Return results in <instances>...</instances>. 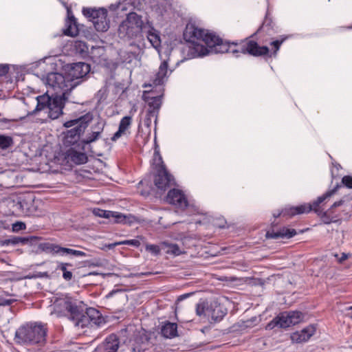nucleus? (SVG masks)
Returning <instances> with one entry per match:
<instances>
[{"label": "nucleus", "mask_w": 352, "mask_h": 352, "mask_svg": "<svg viewBox=\"0 0 352 352\" xmlns=\"http://www.w3.org/2000/svg\"><path fill=\"white\" fill-rule=\"evenodd\" d=\"M90 72V65L87 63L78 62L73 63L67 69L65 74L52 72L49 73L43 79L46 86L54 91L50 96L48 89L45 94L38 96L35 99L28 98L24 100V104L30 105L32 102H36V107L27 109L25 117L20 118L21 120L36 116L44 112L51 119H56L63 114L65 102L67 99V94L78 86L80 79L85 76Z\"/></svg>", "instance_id": "f257e3e1"}, {"label": "nucleus", "mask_w": 352, "mask_h": 352, "mask_svg": "<svg viewBox=\"0 0 352 352\" xmlns=\"http://www.w3.org/2000/svg\"><path fill=\"white\" fill-rule=\"evenodd\" d=\"M187 34L190 35L189 40L192 44L190 51L192 58L226 52L231 53L235 57H239L241 54L259 56L269 53L267 47H261L255 41H245L239 43H226L214 33L194 26L187 28L186 35Z\"/></svg>", "instance_id": "f03ea898"}, {"label": "nucleus", "mask_w": 352, "mask_h": 352, "mask_svg": "<svg viewBox=\"0 0 352 352\" xmlns=\"http://www.w3.org/2000/svg\"><path fill=\"white\" fill-rule=\"evenodd\" d=\"M146 19L135 12H129L126 18L118 27V36L123 40H131L141 38L145 28Z\"/></svg>", "instance_id": "7ed1b4c3"}, {"label": "nucleus", "mask_w": 352, "mask_h": 352, "mask_svg": "<svg viewBox=\"0 0 352 352\" xmlns=\"http://www.w3.org/2000/svg\"><path fill=\"white\" fill-rule=\"evenodd\" d=\"M47 327L41 323L26 324L18 329L15 338L18 342L43 344L46 340Z\"/></svg>", "instance_id": "20e7f679"}, {"label": "nucleus", "mask_w": 352, "mask_h": 352, "mask_svg": "<svg viewBox=\"0 0 352 352\" xmlns=\"http://www.w3.org/2000/svg\"><path fill=\"white\" fill-rule=\"evenodd\" d=\"M88 117L81 116L78 119L71 120L64 123L66 128L72 127L68 130L64 137L63 144L65 148L76 146V145H82V142H80V135L87 126L89 121Z\"/></svg>", "instance_id": "39448f33"}, {"label": "nucleus", "mask_w": 352, "mask_h": 352, "mask_svg": "<svg viewBox=\"0 0 352 352\" xmlns=\"http://www.w3.org/2000/svg\"><path fill=\"white\" fill-rule=\"evenodd\" d=\"M58 305L67 311L69 319L78 329L83 330L86 327L91 328L90 317L88 316L87 311L84 312L83 309L77 306L75 302L63 299L60 300Z\"/></svg>", "instance_id": "423d86ee"}, {"label": "nucleus", "mask_w": 352, "mask_h": 352, "mask_svg": "<svg viewBox=\"0 0 352 352\" xmlns=\"http://www.w3.org/2000/svg\"><path fill=\"white\" fill-rule=\"evenodd\" d=\"M87 160L88 157L85 153L83 144L65 148L57 157L58 162L64 163L68 166H71L72 164H83L87 162Z\"/></svg>", "instance_id": "0eeeda50"}, {"label": "nucleus", "mask_w": 352, "mask_h": 352, "mask_svg": "<svg viewBox=\"0 0 352 352\" xmlns=\"http://www.w3.org/2000/svg\"><path fill=\"white\" fill-rule=\"evenodd\" d=\"M82 14L93 23L98 32H106L109 28V20L107 19V11L104 8H84Z\"/></svg>", "instance_id": "6e6552de"}, {"label": "nucleus", "mask_w": 352, "mask_h": 352, "mask_svg": "<svg viewBox=\"0 0 352 352\" xmlns=\"http://www.w3.org/2000/svg\"><path fill=\"white\" fill-rule=\"evenodd\" d=\"M339 186H337L336 188L334 189H332L331 190H329L326 193H324L322 196L319 197L316 201H315L312 205L310 204H304L300 205L296 207L290 208L287 211H285L284 214H288L290 216H294L296 214H304V213H308L312 210L315 211V212L318 213V214H320L321 210L319 207L320 204L323 202L325 199L331 197L332 195H333L336 192V189L338 188Z\"/></svg>", "instance_id": "1a4fd4ad"}, {"label": "nucleus", "mask_w": 352, "mask_h": 352, "mask_svg": "<svg viewBox=\"0 0 352 352\" xmlns=\"http://www.w3.org/2000/svg\"><path fill=\"white\" fill-rule=\"evenodd\" d=\"M170 60V58L168 57V58L163 59L162 61L157 72L154 74L152 78V84H145L144 85V87L148 86L151 87L153 85L157 86L164 85L167 80L169 76L172 73V69H168V62Z\"/></svg>", "instance_id": "9d476101"}, {"label": "nucleus", "mask_w": 352, "mask_h": 352, "mask_svg": "<svg viewBox=\"0 0 352 352\" xmlns=\"http://www.w3.org/2000/svg\"><path fill=\"white\" fill-rule=\"evenodd\" d=\"M143 33L146 34V36L151 46L155 48L158 52L160 56H162L160 51L161 46L160 32L154 28L153 22L147 17H146V25L145 28L143 30ZM161 58H162V57Z\"/></svg>", "instance_id": "9b49d317"}, {"label": "nucleus", "mask_w": 352, "mask_h": 352, "mask_svg": "<svg viewBox=\"0 0 352 352\" xmlns=\"http://www.w3.org/2000/svg\"><path fill=\"white\" fill-rule=\"evenodd\" d=\"M166 200L168 204L182 210L188 206V201L186 195L179 189H170L166 197Z\"/></svg>", "instance_id": "f8f14e48"}, {"label": "nucleus", "mask_w": 352, "mask_h": 352, "mask_svg": "<svg viewBox=\"0 0 352 352\" xmlns=\"http://www.w3.org/2000/svg\"><path fill=\"white\" fill-rule=\"evenodd\" d=\"M151 170L153 172V176H170L157 148L154 151L151 163Z\"/></svg>", "instance_id": "ddd939ff"}, {"label": "nucleus", "mask_w": 352, "mask_h": 352, "mask_svg": "<svg viewBox=\"0 0 352 352\" xmlns=\"http://www.w3.org/2000/svg\"><path fill=\"white\" fill-rule=\"evenodd\" d=\"M143 97L148 103L149 115L155 118V123L156 124L158 111L162 104V96H151L149 92L145 91Z\"/></svg>", "instance_id": "4468645a"}, {"label": "nucleus", "mask_w": 352, "mask_h": 352, "mask_svg": "<svg viewBox=\"0 0 352 352\" xmlns=\"http://www.w3.org/2000/svg\"><path fill=\"white\" fill-rule=\"evenodd\" d=\"M107 298L110 299L112 305L118 309L122 307L128 301V296L124 290H113L107 295Z\"/></svg>", "instance_id": "2eb2a0df"}, {"label": "nucleus", "mask_w": 352, "mask_h": 352, "mask_svg": "<svg viewBox=\"0 0 352 352\" xmlns=\"http://www.w3.org/2000/svg\"><path fill=\"white\" fill-rule=\"evenodd\" d=\"M102 217L106 219L113 218L114 223L131 224L135 221L136 219L131 214L125 215L118 212L104 210L102 214Z\"/></svg>", "instance_id": "dca6fc26"}, {"label": "nucleus", "mask_w": 352, "mask_h": 352, "mask_svg": "<svg viewBox=\"0 0 352 352\" xmlns=\"http://www.w3.org/2000/svg\"><path fill=\"white\" fill-rule=\"evenodd\" d=\"M315 332L316 327L314 325H309L301 331L294 332L290 338L292 342L302 343L309 340Z\"/></svg>", "instance_id": "f3484780"}, {"label": "nucleus", "mask_w": 352, "mask_h": 352, "mask_svg": "<svg viewBox=\"0 0 352 352\" xmlns=\"http://www.w3.org/2000/svg\"><path fill=\"white\" fill-rule=\"evenodd\" d=\"M227 314L226 309L217 301L211 302L208 309V317L214 321H220Z\"/></svg>", "instance_id": "a211bd4d"}, {"label": "nucleus", "mask_w": 352, "mask_h": 352, "mask_svg": "<svg viewBox=\"0 0 352 352\" xmlns=\"http://www.w3.org/2000/svg\"><path fill=\"white\" fill-rule=\"evenodd\" d=\"M132 124L131 116L123 117L119 124L118 130L113 134L111 140L113 142L117 141L122 135H128L130 134L129 129Z\"/></svg>", "instance_id": "6ab92c4d"}, {"label": "nucleus", "mask_w": 352, "mask_h": 352, "mask_svg": "<svg viewBox=\"0 0 352 352\" xmlns=\"http://www.w3.org/2000/svg\"><path fill=\"white\" fill-rule=\"evenodd\" d=\"M296 234V231L294 229H289L283 228L279 231H267L266 233V238L277 239L279 238L290 239Z\"/></svg>", "instance_id": "aec40b11"}, {"label": "nucleus", "mask_w": 352, "mask_h": 352, "mask_svg": "<svg viewBox=\"0 0 352 352\" xmlns=\"http://www.w3.org/2000/svg\"><path fill=\"white\" fill-rule=\"evenodd\" d=\"M65 25L66 28L64 30L65 35L74 36L78 34V30L76 19L69 9H67V19L66 20Z\"/></svg>", "instance_id": "412c9836"}, {"label": "nucleus", "mask_w": 352, "mask_h": 352, "mask_svg": "<svg viewBox=\"0 0 352 352\" xmlns=\"http://www.w3.org/2000/svg\"><path fill=\"white\" fill-rule=\"evenodd\" d=\"M0 186H3L6 188H20V187H45V188H53V184H50L49 182H45L41 184H33L31 182H25L23 183L19 181V177H16V182L14 184H1Z\"/></svg>", "instance_id": "4be33fe9"}, {"label": "nucleus", "mask_w": 352, "mask_h": 352, "mask_svg": "<svg viewBox=\"0 0 352 352\" xmlns=\"http://www.w3.org/2000/svg\"><path fill=\"white\" fill-rule=\"evenodd\" d=\"M104 123L98 122L94 127V130L89 134L87 138L83 140L82 143L84 144H89L98 140L101 135L102 132L104 129Z\"/></svg>", "instance_id": "5701e85b"}, {"label": "nucleus", "mask_w": 352, "mask_h": 352, "mask_svg": "<svg viewBox=\"0 0 352 352\" xmlns=\"http://www.w3.org/2000/svg\"><path fill=\"white\" fill-rule=\"evenodd\" d=\"M119 347V340L115 335H111L105 340L103 345L99 348L104 352H117Z\"/></svg>", "instance_id": "b1692460"}, {"label": "nucleus", "mask_w": 352, "mask_h": 352, "mask_svg": "<svg viewBox=\"0 0 352 352\" xmlns=\"http://www.w3.org/2000/svg\"><path fill=\"white\" fill-rule=\"evenodd\" d=\"M88 316L90 317L91 328L98 327L104 324V320L100 313L94 308L87 309Z\"/></svg>", "instance_id": "393cba45"}, {"label": "nucleus", "mask_w": 352, "mask_h": 352, "mask_svg": "<svg viewBox=\"0 0 352 352\" xmlns=\"http://www.w3.org/2000/svg\"><path fill=\"white\" fill-rule=\"evenodd\" d=\"M71 49L75 54H79L83 57L87 56L89 53V47L87 43L82 41H74L69 43Z\"/></svg>", "instance_id": "a878e982"}, {"label": "nucleus", "mask_w": 352, "mask_h": 352, "mask_svg": "<svg viewBox=\"0 0 352 352\" xmlns=\"http://www.w3.org/2000/svg\"><path fill=\"white\" fill-rule=\"evenodd\" d=\"M161 334L166 338H173L177 336L176 323L166 322L161 328Z\"/></svg>", "instance_id": "bb28decb"}, {"label": "nucleus", "mask_w": 352, "mask_h": 352, "mask_svg": "<svg viewBox=\"0 0 352 352\" xmlns=\"http://www.w3.org/2000/svg\"><path fill=\"white\" fill-rule=\"evenodd\" d=\"M289 319L288 318L287 312H283L280 314L278 316L275 318L269 324L271 329L274 327H279L280 328H287L290 327L292 323H289Z\"/></svg>", "instance_id": "cd10ccee"}, {"label": "nucleus", "mask_w": 352, "mask_h": 352, "mask_svg": "<svg viewBox=\"0 0 352 352\" xmlns=\"http://www.w3.org/2000/svg\"><path fill=\"white\" fill-rule=\"evenodd\" d=\"M154 184L158 190L165 191L175 185L174 177H155Z\"/></svg>", "instance_id": "c85d7f7f"}, {"label": "nucleus", "mask_w": 352, "mask_h": 352, "mask_svg": "<svg viewBox=\"0 0 352 352\" xmlns=\"http://www.w3.org/2000/svg\"><path fill=\"white\" fill-rule=\"evenodd\" d=\"M52 250L54 252H55L56 253H59V254H72V255L76 256H86V254L84 252L72 250V249L67 248H62V247H60L58 245L54 246L52 248Z\"/></svg>", "instance_id": "c756f323"}, {"label": "nucleus", "mask_w": 352, "mask_h": 352, "mask_svg": "<svg viewBox=\"0 0 352 352\" xmlns=\"http://www.w3.org/2000/svg\"><path fill=\"white\" fill-rule=\"evenodd\" d=\"M287 314L289 319V323H292V325L299 323L302 319V314L300 311H289Z\"/></svg>", "instance_id": "7c9ffc66"}, {"label": "nucleus", "mask_w": 352, "mask_h": 352, "mask_svg": "<svg viewBox=\"0 0 352 352\" xmlns=\"http://www.w3.org/2000/svg\"><path fill=\"white\" fill-rule=\"evenodd\" d=\"M68 266L71 267L72 265L70 263H61L58 267L63 272V277L66 280H70L72 278V272L67 270Z\"/></svg>", "instance_id": "2f4dec72"}, {"label": "nucleus", "mask_w": 352, "mask_h": 352, "mask_svg": "<svg viewBox=\"0 0 352 352\" xmlns=\"http://www.w3.org/2000/svg\"><path fill=\"white\" fill-rule=\"evenodd\" d=\"M209 305L207 302H201L197 305L196 314L199 316L208 317V309Z\"/></svg>", "instance_id": "473e14b6"}, {"label": "nucleus", "mask_w": 352, "mask_h": 352, "mask_svg": "<svg viewBox=\"0 0 352 352\" xmlns=\"http://www.w3.org/2000/svg\"><path fill=\"white\" fill-rule=\"evenodd\" d=\"M13 140L10 136L0 135V148L6 149L12 146Z\"/></svg>", "instance_id": "72a5a7b5"}, {"label": "nucleus", "mask_w": 352, "mask_h": 352, "mask_svg": "<svg viewBox=\"0 0 352 352\" xmlns=\"http://www.w3.org/2000/svg\"><path fill=\"white\" fill-rule=\"evenodd\" d=\"M29 241L28 238L25 237H19V236H14L13 238L6 239L2 242L3 245H16L19 243H26Z\"/></svg>", "instance_id": "f704fd0d"}, {"label": "nucleus", "mask_w": 352, "mask_h": 352, "mask_svg": "<svg viewBox=\"0 0 352 352\" xmlns=\"http://www.w3.org/2000/svg\"><path fill=\"white\" fill-rule=\"evenodd\" d=\"M168 249L167 250V253L168 254H172L173 255L177 256L182 253V251L179 245L177 244H169L168 245Z\"/></svg>", "instance_id": "c9c22d12"}, {"label": "nucleus", "mask_w": 352, "mask_h": 352, "mask_svg": "<svg viewBox=\"0 0 352 352\" xmlns=\"http://www.w3.org/2000/svg\"><path fill=\"white\" fill-rule=\"evenodd\" d=\"M337 186H339L338 187L336 190L342 186H344L349 188H352V177H342L341 184H337L336 186L333 189L336 188Z\"/></svg>", "instance_id": "e433bc0d"}, {"label": "nucleus", "mask_w": 352, "mask_h": 352, "mask_svg": "<svg viewBox=\"0 0 352 352\" xmlns=\"http://www.w3.org/2000/svg\"><path fill=\"white\" fill-rule=\"evenodd\" d=\"M286 39V37L282 38L280 40H276L271 43V45L274 47L275 50L274 52V55L276 54L277 52L278 51L280 46L281 44L285 41Z\"/></svg>", "instance_id": "4c0bfd02"}, {"label": "nucleus", "mask_w": 352, "mask_h": 352, "mask_svg": "<svg viewBox=\"0 0 352 352\" xmlns=\"http://www.w3.org/2000/svg\"><path fill=\"white\" fill-rule=\"evenodd\" d=\"M25 228H26L25 224L21 221H17L12 224L13 232H19L20 230H25Z\"/></svg>", "instance_id": "58836bf2"}, {"label": "nucleus", "mask_w": 352, "mask_h": 352, "mask_svg": "<svg viewBox=\"0 0 352 352\" xmlns=\"http://www.w3.org/2000/svg\"><path fill=\"white\" fill-rule=\"evenodd\" d=\"M146 250L155 255L159 254L160 252V248L156 245H147L146 246Z\"/></svg>", "instance_id": "ea45409f"}, {"label": "nucleus", "mask_w": 352, "mask_h": 352, "mask_svg": "<svg viewBox=\"0 0 352 352\" xmlns=\"http://www.w3.org/2000/svg\"><path fill=\"white\" fill-rule=\"evenodd\" d=\"M118 244L131 245L135 247H138L140 245V242L136 239L126 240L124 241L118 242Z\"/></svg>", "instance_id": "a19ab883"}, {"label": "nucleus", "mask_w": 352, "mask_h": 352, "mask_svg": "<svg viewBox=\"0 0 352 352\" xmlns=\"http://www.w3.org/2000/svg\"><path fill=\"white\" fill-rule=\"evenodd\" d=\"M16 301L15 299H6L0 296V305L1 306H8Z\"/></svg>", "instance_id": "79ce46f5"}, {"label": "nucleus", "mask_w": 352, "mask_h": 352, "mask_svg": "<svg viewBox=\"0 0 352 352\" xmlns=\"http://www.w3.org/2000/svg\"><path fill=\"white\" fill-rule=\"evenodd\" d=\"M152 119H154L155 120V118H153L151 116L149 115V111H147V113H146V118L144 120V124L149 128L151 125V122H152Z\"/></svg>", "instance_id": "37998d69"}, {"label": "nucleus", "mask_w": 352, "mask_h": 352, "mask_svg": "<svg viewBox=\"0 0 352 352\" xmlns=\"http://www.w3.org/2000/svg\"><path fill=\"white\" fill-rule=\"evenodd\" d=\"M339 168H341L340 164H333V168L331 169V176H342V173H338Z\"/></svg>", "instance_id": "c03bdc74"}, {"label": "nucleus", "mask_w": 352, "mask_h": 352, "mask_svg": "<svg viewBox=\"0 0 352 352\" xmlns=\"http://www.w3.org/2000/svg\"><path fill=\"white\" fill-rule=\"evenodd\" d=\"M153 273L152 272H142V273H136V274H130L128 277H141L142 276H148V275H151Z\"/></svg>", "instance_id": "a18cd8bd"}, {"label": "nucleus", "mask_w": 352, "mask_h": 352, "mask_svg": "<svg viewBox=\"0 0 352 352\" xmlns=\"http://www.w3.org/2000/svg\"><path fill=\"white\" fill-rule=\"evenodd\" d=\"M8 70L9 68L7 65H0V76L6 75Z\"/></svg>", "instance_id": "49530a36"}, {"label": "nucleus", "mask_w": 352, "mask_h": 352, "mask_svg": "<svg viewBox=\"0 0 352 352\" xmlns=\"http://www.w3.org/2000/svg\"><path fill=\"white\" fill-rule=\"evenodd\" d=\"M93 214L95 216L102 217V214L103 213V210L100 208H94L92 210Z\"/></svg>", "instance_id": "de8ad7c7"}, {"label": "nucleus", "mask_w": 352, "mask_h": 352, "mask_svg": "<svg viewBox=\"0 0 352 352\" xmlns=\"http://www.w3.org/2000/svg\"><path fill=\"white\" fill-rule=\"evenodd\" d=\"M344 201L342 200H340L338 201H336L331 207L329 210H332L334 208L340 206L343 204Z\"/></svg>", "instance_id": "09e8293b"}, {"label": "nucleus", "mask_w": 352, "mask_h": 352, "mask_svg": "<svg viewBox=\"0 0 352 352\" xmlns=\"http://www.w3.org/2000/svg\"><path fill=\"white\" fill-rule=\"evenodd\" d=\"M347 258H348V255L344 253H342V256L340 258H338V259L340 263H342L344 261H345Z\"/></svg>", "instance_id": "8fccbe9b"}, {"label": "nucleus", "mask_w": 352, "mask_h": 352, "mask_svg": "<svg viewBox=\"0 0 352 352\" xmlns=\"http://www.w3.org/2000/svg\"><path fill=\"white\" fill-rule=\"evenodd\" d=\"M119 245V244H118V243H112V244H109V245H108V248H113V247H115V246H116V245Z\"/></svg>", "instance_id": "3c124183"}, {"label": "nucleus", "mask_w": 352, "mask_h": 352, "mask_svg": "<svg viewBox=\"0 0 352 352\" xmlns=\"http://www.w3.org/2000/svg\"><path fill=\"white\" fill-rule=\"evenodd\" d=\"M189 295H190L189 294H185V295H184V296H181L179 298V299H182V298H186V297L188 296Z\"/></svg>", "instance_id": "603ef678"}, {"label": "nucleus", "mask_w": 352, "mask_h": 352, "mask_svg": "<svg viewBox=\"0 0 352 352\" xmlns=\"http://www.w3.org/2000/svg\"><path fill=\"white\" fill-rule=\"evenodd\" d=\"M280 214H281V213H280V212H278V214H274V217L275 218H277V217H280Z\"/></svg>", "instance_id": "864d4df0"}, {"label": "nucleus", "mask_w": 352, "mask_h": 352, "mask_svg": "<svg viewBox=\"0 0 352 352\" xmlns=\"http://www.w3.org/2000/svg\"><path fill=\"white\" fill-rule=\"evenodd\" d=\"M348 309H349V310H352V306L349 307L348 308Z\"/></svg>", "instance_id": "5fc2aeb1"}, {"label": "nucleus", "mask_w": 352, "mask_h": 352, "mask_svg": "<svg viewBox=\"0 0 352 352\" xmlns=\"http://www.w3.org/2000/svg\"><path fill=\"white\" fill-rule=\"evenodd\" d=\"M231 280H236V278H231Z\"/></svg>", "instance_id": "6e6d98bb"}]
</instances>
